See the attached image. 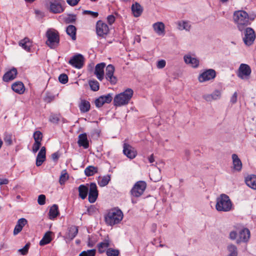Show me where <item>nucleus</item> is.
<instances>
[{
	"mask_svg": "<svg viewBox=\"0 0 256 256\" xmlns=\"http://www.w3.org/2000/svg\"><path fill=\"white\" fill-rule=\"evenodd\" d=\"M233 204L226 194H221L216 198V209L220 212H228L232 210Z\"/></svg>",
	"mask_w": 256,
	"mask_h": 256,
	"instance_id": "obj_2",
	"label": "nucleus"
},
{
	"mask_svg": "<svg viewBox=\"0 0 256 256\" xmlns=\"http://www.w3.org/2000/svg\"><path fill=\"white\" fill-rule=\"evenodd\" d=\"M110 180V176L108 174L102 177H100L98 180V184L101 187L106 186Z\"/></svg>",
	"mask_w": 256,
	"mask_h": 256,
	"instance_id": "obj_37",
	"label": "nucleus"
},
{
	"mask_svg": "<svg viewBox=\"0 0 256 256\" xmlns=\"http://www.w3.org/2000/svg\"><path fill=\"white\" fill-rule=\"evenodd\" d=\"M78 233V228L76 226H72L70 228L68 234V238L70 240L74 239Z\"/></svg>",
	"mask_w": 256,
	"mask_h": 256,
	"instance_id": "obj_36",
	"label": "nucleus"
},
{
	"mask_svg": "<svg viewBox=\"0 0 256 256\" xmlns=\"http://www.w3.org/2000/svg\"><path fill=\"white\" fill-rule=\"evenodd\" d=\"M41 146V142H35L32 148V150L34 153H36L40 148Z\"/></svg>",
	"mask_w": 256,
	"mask_h": 256,
	"instance_id": "obj_52",
	"label": "nucleus"
},
{
	"mask_svg": "<svg viewBox=\"0 0 256 256\" xmlns=\"http://www.w3.org/2000/svg\"><path fill=\"white\" fill-rule=\"evenodd\" d=\"M33 136L35 142H41L42 138V134L40 131L35 132Z\"/></svg>",
	"mask_w": 256,
	"mask_h": 256,
	"instance_id": "obj_48",
	"label": "nucleus"
},
{
	"mask_svg": "<svg viewBox=\"0 0 256 256\" xmlns=\"http://www.w3.org/2000/svg\"><path fill=\"white\" fill-rule=\"evenodd\" d=\"M12 134H5L4 138V141L6 145L10 146L12 144Z\"/></svg>",
	"mask_w": 256,
	"mask_h": 256,
	"instance_id": "obj_46",
	"label": "nucleus"
},
{
	"mask_svg": "<svg viewBox=\"0 0 256 256\" xmlns=\"http://www.w3.org/2000/svg\"><path fill=\"white\" fill-rule=\"evenodd\" d=\"M46 36L48 38L46 44L51 48H54L60 42L58 32L55 30H49L46 32Z\"/></svg>",
	"mask_w": 256,
	"mask_h": 256,
	"instance_id": "obj_5",
	"label": "nucleus"
},
{
	"mask_svg": "<svg viewBox=\"0 0 256 256\" xmlns=\"http://www.w3.org/2000/svg\"><path fill=\"white\" fill-rule=\"evenodd\" d=\"M18 74V71L16 68H12L8 71L3 76L2 79L4 82H8L14 80Z\"/></svg>",
	"mask_w": 256,
	"mask_h": 256,
	"instance_id": "obj_17",
	"label": "nucleus"
},
{
	"mask_svg": "<svg viewBox=\"0 0 256 256\" xmlns=\"http://www.w3.org/2000/svg\"><path fill=\"white\" fill-rule=\"evenodd\" d=\"M30 246V244H26L23 248L19 249L18 252H20L22 255H26L28 250Z\"/></svg>",
	"mask_w": 256,
	"mask_h": 256,
	"instance_id": "obj_50",
	"label": "nucleus"
},
{
	"mask_svg": "<svg viewBox=\"0 0 256 256\" xmlns=\"http://www.w3.org/2000/svg\"><path fill=\"white\" fill-rule=\"evenodd\" d=\"M106 64L104 62L98 64L95 66L94 74L100 81H102L104 78V68Z\"/></svg>",
	"mask_w": 256,
	"mask_h": 256,
	"instance_id": "obj_16",
	"label": "nucleus"
},
{
	"mask_svg": "<svg viewBox=\"0 0 256 256\" xmlns=\"http://www.w3.org/2000/svg\"><path fill=\"white\" fill-rule=\"evenodd\" d=\"M146 187V184L144 181H138L133 186L130 190V194L134 197H140L144 194Z\"/></svg>",
	"mask_w": 256,
	"mask_h": 256,
	"instance_id": "obj_6",
	"label": "nucleus"
},
{
	"mask_svg": "<svg viewBox=\"0 0 256 256\" xmlns=\"http://www.w3.org/2000/svg\"><path fill=\"white\" fill-rule=\"evenodd\" d=\"M52 158L53 160H56L58 159V154L57 152H54V153H53L52 154Z\"/></svg>",
	"mask_w": 256,
	"mask_h": 256,
	"instance_id": "obj_62",
	"label": "nucleus"
},
{
	"mask_svg": "<svg viewBox=\"0 0 256 256\" xmlns=\"http://www.w3.org/2000/svg\"><path fill=\"white\" fill-rule=\"evenodd\" d=\"M123 213L119 209L114 208L110 210L105 216L106 224L108 226H114L120 223L123 218Z\"/></svg>",
	"mask_w": 256,
	"mask_h": 256,
	"instance_id": "obj_4",
	"label": "nucleus"
},
{
	"mask_svg": "<svg viewBox=\"0 0 256 256\" xmlns=\"http://www.w3.org/2000/svg\"><path fill=\"white\" fill-rule=\"evenodd\" d=\"M107 256H118L120 254V250L118 249L108 248L106 250Z\"/></svg>",
	"mask_w": 256,
	"mask_h": 256,
	"instance_id": "obj_39",
	"label": "nucleus"
},
{
	"mask_svg": "<svg viewBox=\"0 0 256 256\" xmlns=\"http://www.w3.org/2000/svg\"><path fill=\"white\" fill-rule=\"evenodd\" d=\"M50 10L54 14H59L64 12L60 0H54L50 2Z\"/></svg>",
	"mask_w": 256,
	"mask_h": 256,
	"instance_id": "obj_15",
	"label": "nucleus"
},
{
	"mask_svg": "<svg viewBox=\"0 0 256 256\" xmlns=\"http://www.w3.org/2000/svg\"><path fill=\"white\" fill-rule=\"evenodd\" d=\"M88 190V201L90 203H94L96 201L98 194L97 186L96 183H90V184H89Z\"/></svg>",
	"mask_w": 256,
	"mask_h": 256,
	"instance_id": "obj_12",
	"label": "nucleus"
},
{
	"mask_svg": "<svg viewBox=\"0 0 256 256\" xmlns=\"http://www.w3.org/2000/svg\"><path fill=\"white\" fill-rule=\"evenodd\" d=\"M76 26L73 25H69L66 28V34L72 38V40L76 39Z\"/></svg>",
	"mask_w": 256,
	"mask_h": 256,
	"instance_id": "obj_35",
	"label": "nucleus"
},
{
	"mask_svg": "<svg viewBox=\"0 0 256 256\" xmlns=\"http://www.w3.org/2000/svg\"><path fill=\"white\" fill-rule=\"evenodd\" d=\"M83 14H90L93 18H97L98 16V12H92L91 10H85L83 12Z\"/></svg>",
	"mask_w": 256,
	"mask_h": 256,
	"instance_id": "obj_51",
	"label": "nucleus"
},
{
	"mask_svg": "<svg viewBox=\"0 0 256 256\" xmlns=\"http://www.w3.org/2000/svg\"><path fill=\"white\" fill-rule=\"evenodd\" d=\"M84 62L83 56L81 54H77L70 60L68 63L77 68H80L84 65Z\"/></svg>",
	"mask_w": 256,
	"mask_h": 256,
	"instance_id": "obj_13",
	"label": "nucleus"
},
{
	"mask_svg": "<svg viewBox=\"0 0 256 256\" xmlns=\"http://www.w3.org/2000/svg\"><path fill=\"white\" fill-rule=\"evenodd\" d=\"M153 28L154 31L158 34L160 35L164 34V25L162 22H158L153 24Z\"/></svg>",
	"mask_w": 256,
	"mask_h": 256,
	"instance_id": "obj_32",
	"label": "nucleus"
},
{
	"mask_svg": "<svg viewBox=\"0 0 256 256\" xmlns=\"http://www.w3.org/2000/svg\"><path fill=\"white\" fill-rule=\"evenodd\" d=\"M244 36L243 38V40L245 44L250 46L254 42L256 38V34L254 30L249 27L244 28Z\"/></svg>",
	"mask_w": 256,
	"mask_h": 256,
	"instance_id": "obj_7",
	"label": "nucleus"
},
{
	"mask_svg": "<svg viewBox=\"0 0 256 256\" xmlns=\"http://www.w3.org/2000/svg\"><path fill=\"white\" fill-rule=\"evenodd\" d=\"M98 169L94 166H88L84 170V174L87 176H92L96 173Z\"/></svg>",
	"mask_w": 256,
	"mask_h": 256,
	"instance_id": "obj_38",
	"label": "nucleus"
},
{
	"mask_svg": "<svg viewBox=\"0 0 256 256\" xmlns=\"http://www.w3.org/2000/svg\"><path fill=\"white\" fill-rule=\"evenodd\" d=\"M76 20V16L74 14H68L64 18V20L66 24L74 23L75 22Z\"/></svg>",
	"mask_w": 256,
	"mask_h": 256,
	"instance_id": "obj_45",
	"label": "nucleus"
},
{
	"mask_svg": "<svg viewBox=\"0 0 256 256\" xmlns=\"http://www.w3.org/2000/svg\"><path fill=\"white\" fill-rule=\"evenodd\" d=\"M233 168L235 171L240 172L242 168V162L237 154H232Z\"/></svg>",
	"mask_w": 256,
	"mask_h": 256,
	"instance_id": "obj_22",
	"label": "nucleus"
},
{
	"mask_svg": "<svg viewBox=\"0 0 256 256\" xmlns=\"http://www.w3.org/2000/svg\"><path fill=\"white\" fill-rule=\"evenodd\" d=\"M59 82L63 84H65L68 82V76L65 74H62L58 76Z\"/></svg>",
	"mask_w": 256,
	"mask_h": 256,
	"instance_id": "obj_49",
	"label": "nucleus"
},
{
	"mask_svg": "<svg viewBox=\"0 0 256 256\" xmlns=\"http://www.w3.org/2000/svg\"><path fill=\"white\" fill-rule=\"evenodd\" d=\"M54 97H44V100L46 103L50 102L54 99Z\"/></svg>",
	"mask_w": 256,
	"mask_h": 256,
	"instance_id": "obj_60",
	"label": "nucleus"
},
{
	"mask_svg": "<svg viewBox=\"0 0 256 256\" xmlns=\"http://www.w3.org/2000/svg\"><path fill=\"white\" fill-rule=\"evenodd\" d=\"M111 246V241L108 236L102 242L98 244V248L99 253L102 254L106 251V248Z\"/></svg>",
	"mask_w": 256,
	"mask_h": 256,
	"instance_id": "obj_21",
	"label": "nucleus"
},
{
	"mask_svg": "<svg viewBox=\"0 0 256 256\" xmlns=\"http://www.w3.org/2000/svg\"><path fill=\"white\" fill-rule=\"evenodd\" d=\"M134 91L132 88H128L123 92L116 94L115 96H132Z\"/></svg>",
	"mask_w": 256,
	"mask_h": 256,
	"instance_id": "obj_43",
	"label": "nucleus"
},
{
	"mask_svg": "<svg viewBox=\"0 0 256 256\" xmlns=\"http://www.w3.org/2000/svg\"><path fill=\"white\" fill-rule=\"evenodd\" d=\"M178 26L180 30H190V26L188 22L184 21L178 22Z\"/></svg>",
	"mask_w": 256,
	"mask_h": 256,
	"instance_id": "obj_40",
	"label": "nucleus"
},
{
	"mask_svg": "<svg viewBox=\"0 0 256 256\" xmlns=\"http://www.w3.org/2000/svg\"><path fill=\"white\" fill-rule=\"evenodd\" d=\"M228 254L227 256H238V250L237 247L233 244H230L227 246Z\"/></svg>",
	"mask_w": 256,
	"mask_h": 256,
	"instance_id": "obj_34",
	"label": "nucleus"
},
{
	"mask_svg": "<svg viewBox=\"0 0 256 256\" xmlns=\"http://www.w3.org/2000/svg\"><path fill=\"white\" fill-rule=\"evenodd\" d=\"M132 97H114V102L116 106H120L126 104Z\"/></svg>",
	"mask_w": 256,
	"mask_h": 256,
	"instance_id": "obj_26",
	"label": "nucleus"
},
{
	"mask_svg": "<svg viewBox=\"0 0 256 256\" xmlns=\"http://www.w3.org/2000/svg\"><path fill=\"white\" fill-rule=\"evenodd\" d=\"M18 45L26 51L28 52H31L32 42L30 41L28 38L26 37L24 39L20 40L18 42Z\"/></svg>",
	"mask_w": 256,
	"mask_h": 256,
	"instance_id": "obj_19",
	"label": "nucleus"
},
{
	"mask_svg": "<svg viewBox=\"0 0 256 256\" xmlns=\"http://www.w3.org/2000/svg\"><path fill=\"white\" fill-rule=\"evenodd\" d=\"M60 120V116L58 114H51L49 118V121L53 124H58Z\"/></svg>",
	"mask_w": 256,
	"mask_h": 256,
	"instance_id": "obj_44",
	"label": "nucleus"
},
{
	"mask_svg": "<svg viewBox=\"0 0 256 256\" xmlns=\"http://www.w3.org/2000/svg\"><path fill=\"white\" fill-rule=\"evenodd\" d=\"M26 223L27 220L26 219L24 218H21L18 220L16 224L23 228V227L26 224Z\"/></svg>",
	"mask_w": 256,
	"mask_h": 256,
	"instance_id": "obj_54",
	"label": "nucleus"
},
{
	"mask_svg": "<svg viewBox=\"0 0 256 256\" xmlns=\"http://www.w3.org/2000/svg\"><path fill=\"white\" fill-rule=\"evenodd\" d=\"M51 232H47L44 234L42 239L40 240V245L42 246L49 244L52 240V238H51Z\"/></svg>",
	"mask_w": 256,
	"mask_h": 256,
	"instance_id": "obj_33",
	"label": "nucleus"
},
{
	"mask_svg": "<svg viewBox=\"0 0 256 256\" xmlns=\"http://www.w3.org/2000/svg\"><path fill=\"white\" fill-rule=\"evenodd\" d=\"M115 70L114 66L111 64H108L106 70V78L112 84H115L117 82V78L114 76V72Z\"/></svg>",
	"mask_w": 256,
	"mask_h": 256,
	"instance_id": "obj_10",
	"label": "nucleus"
},
{
	"mask_svg": "<svg viewBox=\"0 0 256 256\" xmlns=\"http://www.w3.org/2000/svg\"><path fill=\"white\" fill-rule=\"evenodd\" d=\"M22 227L16 224L14 230V234L15 236L18 234L22 231Z\"/></svg>",
	"mask_w": 256,
	"mask_h": 256,
	"instance_id": "obj_58",
	"label": "nucleus"
},
{
	"mask_svg": "<svg viewBox=\"0 0 256 256\" xmlns=\"http://www.w3.org/2000/svg\"><path fill=\"white\" fill-rule=\"evenodd\" d=\"M12 88L20 94H22L25 90L24 84L21 82H17L13 84L12 86Z\"/></svg>",
	"mask_w": 256,
	"mask_h": 256,
	"instance_id": "obj_28",
	"label": "nucleus"
},
{
	"mask_svg": "<svg viewBox=\"0 0 256 256\" xmlns=\"http://www.w3.org/2000/svg\"><path fill=\"white\" fill-rule=\"evenodd\" d=\"M252 70L250 66L245 64H242L238 70L237 75L242 80H248L250 78Z\"/></svg>",
	"mask_w": 256,
	"mask_h": 256,
	"instance_id": "obj_8",
	"label": "nucleus"
},
{
	"mask_svg": "<svg viewBox=\"0 0 256 256\" xmlns=\"http://www.w3.org/2000/svg\"><path fill=\"white\" fill-rule=\"evenodd\" d=\"M78 143L80 146H82L84 148H88L89 147V142L86 134H82L78 136Z\"/></svg>",
	"mask_w": 256,
	"mask_h": 256,
	"instance_id": "obj_23",
	"label": "nucleus"
},
{
	"mask_svg": "<svg viewBox=\"0 0 256 256\" xmlns=\"http://www.w3.org/2000/svg\"><path fill=\"white\" fill-rule=\"evenodd\" d=\"M108 26L101 20H99L96 24V32L98 36L100 37H104L109 32Z\"/></svg>",
	"mask_w": 256,
	"mask_h": 256,
	"instance_id": "obj_9",
	"label": "nucleus"
},
{
	"mask_svg": "<svg viewBox=\"0 0 256 256\" xmlns=\"http://www.w3.org/2000/svg\"><path fill=\"white\" fill-rule=\"evenodd\" d=\"M89 190V184H80L78 188L79 192V196L82 200L85 199L88 194Z\"/></svg>",
	"mask_w": 256,
	"mask_h": 256,
	"instance_id": "obj_27",
	"label": "nucleus"
},
{
	"mask_svg": "<svg viewBox=\"0 0 256 256\" xmlns=\"http://www.w3.org/2000/svg\"><path fill=\"white\" fill-rule=\"evenodd\" d=\"M123 153L131 160L135 158L137 154L135 148L126 143H124L123 144Z\"/></svg>",
	"mask_w": 256,
	"mask_h": 256,
	"instance_id": "obj_14",
	"label": "nucleus"
},
{
	"mask_svg": "<svg viewBox=\"0 0 256 256\" xmlns=\"http://www.w3.org/2000/svg\"><path fill=\"white\" fill-rule=\"evenodd\" d=\"M96 250L95 249L84 251L80 254V256H95Z\"/></svg>",
	"mask_w": 256,
	"mask_h": 256,
	"instance_id": "obj_47",
	"label": "nucleus"
},
{
	"mask_svg": "<svg viewBox=\"0 0 256 256\" xmlns=\"http://www.w3.org/2000/svg\"><path fill=\"white\" fill-rule=\"evenodd\" d=\"M216 76V72L213 69H208L200 74L198 78L200 82H202L214 79Z\"/></svg>",
	"mask_w": 256,
	"mask_h": 256,
	"instance_id": "obj_11",
	"label": "nucleus"
},
{
	"mask_svg": "<svg viewBox=\"0 0 256 256\" xmlns=\"http://www.w3.org/2000/svg\"><path fill=\"white\" fill-rule=\"evenodd\" d=\"M234 20L238 30L242 32L250 24L248 13L244 10L236 11L234 14Z\"/></svg>",
	"mask_w": 256,
	"mask_h": 256,
	"instance_id": "obj_3",
	"label": "nucleus"
},
{
	"mask_svg": "<svg viewBox=\"0 0 256 256\" xmlns=\"http://www.w3.org/2000/svg\"><path fill=\"white\" fill-rule=\"evenodd\" d=\"M166 61L162 60L158 62L156 66L158 68H162L166 66Z\"/></svg>",
	"mask_w": 256,
	"mask_h": 256,
	"instance_id": "obj_57",
	"label": "nucleus"
},
{
	"mask_svg": "<svg viewBox=\"0 0 256 256\" xmlns=\"http://www.w3.org/2000/svg\"><path fill=\"white\" fill-rule=\"evenodd\" d=\"M245 182L250 188L256 190V176L254 174L248 175L245 178Z\"/></svg>",
	"mask_w": 256,
	"mask_h": 256,
	"instance_id": "obj_25",
	"label": "nucleus"
},
{
	"mask_svg": "<svg viewBox=\"0 0 256 256\" xmlns=\"http://www.w3.org/2000/svg\"><path fill=\"white\" fill-rule=\"evenodd\" d=\"M68 176L66 170H63L60 178L59 182L60 184H63L68 180Z\"/></svg>",
	"mask_w": 256,
	"mask_h": 256,
	"instance_id": "obj_42",
	"label": "nucleus"
},
{
	"mask_svg": "<svg viewBox=\"0 0 256 256\" xmlns=\"http://www.w3.org/2000/svg\"><path fill=\"white\" fill-rule=\"evenodd\" d=\"M184 60L187 64H190L193 68H197L199 65V60L190 55H186L184 56Z\"/></svg>",
	"mask_w": 256,
	"mask_h": 256,
	"instance_id": "obj_29",
	"label": "nucleus"
},
{
	"mask_svg": "<svg viewBox=\"0 0 256 256\" xmlns=\"http://www.w3.org/2000/svg\"><path fill=\"white\" fill-rule=\"evenodd\" d=\"M78 106L82 113L87 112L90 108V102L88 100L82 98L80 99Z\"/></svg>",
	"mask_w": 256,
	"mask_h": 256,
	"instance_id": "obj_20",
	"label": "nucleus"
},
{
	"mask_svg": "<svg viewBox=\"0 0 256 256\" xmlns=\"http://www.w3.org/2000/svg\"><path fill=\"white\" fill-rule=\"evenodd\" d=\"M250 230L245 228H237L236 231L232 230L230 232L229 238L232 240H236L239 244L241 242L246 243L250 240Z\"/></svg>",
	"mask_w": 256,
	"mask_h": 256,
	"instance_id": "obj_1",
	"label": "nucleus"
},
{
	"mask_svg": "<svg viewBox=\"0 0 256 256\" xmlns=\"http://www.w3.org/2000/svg\"><path fill=\"white\" fill-rule=\"evenodd\" d=\"M96 210V208L94 206H90L87 209V212L89 215L93 214Z\"/></svg>",
	"mask_w": 256,
	"mask_h": 256,
	"instance_id": "obj_56",
	"label": "nucleus"
},
{
	"mask_svg": "<svg viewBox=\"0 0 256 256\" xmlns=\"http://www.w3.org/2000/svg\"><path fill=\"white\" fill-rule=\"evenodd\" d=\"M214 96H219L222 94L221 92L218 90H216L214 92Z\"/></svg>",
	"mask_w": 256,
	"mask_h": 256,
	"instance_id": "obj_64",
	"label": "nucleus"
},
{
	"mask_svg": "<svg viewBox=\"0 0 256 256\" xmlns=\"http://www.w3.org/2000/svg\"><path fill=\"white\" fill-rule=\"evenodd\" d=\"M89 85L90 88L93 91H97L99 90V83L96 80H91L89 81Z\"/></svg>",
	"mask_w": 256,
	"mask_h": 256,
	"instance_id": "obj_41",
	"label": "nucleus"
},
{
	"mask_svg": "<svg viewBox=\"0 0 256 256\" xmlns=\"http://www.w3.org/2000/svg\"><path fill=\"white\" fill-rule=\"evenodd\" d=\"M148 160L149 162L150 163V164H152V162H154V154H151L148 158Z\"/></svg>",
	"mask_w": 256,
	"mask_h": 256,
	"instance_id": "obj_63",
	"label": "nucleus"
},
{
	"mask_svg": "<svg viewBox=\"0 0 256 256\" xmlns=\"http://www.w3.org/2000/svg\"><path fill=\"white\" fill-rule=\"evenodd\" d=\"M116 20V18L112 14L109 15L107 17V22L108 24L110 25H112L113 24Z\"/></svg>",
	"mask_w": 256,
	"mask_h": 256,
	"instance_id": "obj_55",
	"label": "nucleus"
},
{
	"mask_svg": "<svg viewBox=\"0 0 256 256\" xmlns=\"http://www.w3.org/2000/svg\"><path fill=\"white\" fill-rule=\"evenodd\" d=\"M80 0H66L67 3L70 6H76Z\"/></svg>",
	"mask_w": 256,
	"mask_h": 256,
	"instance_id": "obj_59",
	"label": "nucleus"
},
{
	"mask_svg": "<svg viewBox=\"0 0 256 256\" xmlns=\"http://www.w3.org/2000/svg\"><path fill=\"white\" fill-rule=\"evenodd\" d=\"M131 8L132 14L135 17L140 16L143 10L140 4L136 2L132 4Z\"/></svg>",
	"mask_w": 256,
	"mask_h": 256,
	"instance_id": "obj_30",
	"label": "nucleus"
},
{
	"mask_svg": "<svg viewBox=\"0 0 256 256\" xmlns=\"http://www.w3.org/2000/svg\"><path fill=\"white\" fill-rule=\"evenodd\" d=\"M46 148L43 146L41 148L38 152L36 158V166H40L42 163L46 160Z\"/></svg>",
	"mask_w": 256,
	"mask_h": 256,
	"instance_id": "obj_18",
	"label": "nucleus"
},
{
	"mask_svg": "<svg viewBox=\"0 0 256 256\" xmlns=\"http://www.w3.org/2000/svg\"><path fill=\"white\" fill-rule=\"evenodd\" d=\"M46 196L44 194H40L38 196V202L40 205H44L46 203Z\"/></svg>",
	"mask_w": 256,
	"mask_h": 256,
	"instance_id": "obj_53",
	"label": "nucleus"
},
{
	"mask_svg": "<svg viewBox=\"0 0 256 256\" xmlns=\"http://www.w3.org/2000/svg\"><path fill=\"white\" fill-rule=\"evenodd\" d=\"M8 182V180L6 178L0 179V186L2 184H6Z\"/></svg>",
	"mask_w": 256,
	"mask_h": 256,
	"instance_id": "obj_61",
	"label": "nucleus"
},
{
	"mask_svg": "<svg viewBox=\"0 0 256 256\" xmlns=\"http://www.w3.org/2000/svg\"><path fill=\"white\" fill-rule=\"evenodd\" d=\"M59 214L58 208V205L53 204L50 208L48 212L49 218L50 220H54Z\"/></svg>",
	"mask_w": 256,
	"mask_h": 256,
	"instance_id": "obj_31",
	"label": "nucleus"
},
{
	"mask_svg": "<svg viewBox=\"0 0 256 256\" xmlns=\"http://www.w3.org/2000/svg\"><path fill=\"white\" fill-rule=\"evenodd\" d=\"M112 97H98L94 101L96 106L98 108L102 107L104 104L110 103Z\"/></svg>",
	"mask_w": 256,
	"mask_h": 256,
	"instance_id": "obj_24",
	"label": "nucleus"
}]
</instances>
